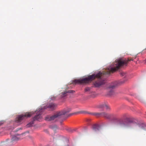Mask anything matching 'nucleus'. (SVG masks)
Instances as JSON below:
<instances>
[{"instance_id": "nucleus-1", "label": "nucleus", "mask_w": 146, "mask_h": 146, "mask_svg": "<svg viewBox=\"0 0 146 146\" xmlns=\"http://www.w3.org/2000/svg\"><path fill=\"white\" fill-rule=\"evenodd\" d=\"M133 61L132 58H129L127 59L123 60H117L114 62L111 66L107 68L105 71L102 72H99L96 74H93L90 75L86 78H80L75 80L73 82L76 84H87L91 82L96 78H98V80L94 83V86L96 87H99L105 83L104 80L102 78L106 74H109L111 73H113L118 70L121 66L126 64L128 62Z\"/></svg>"}, {"instance_id": "nucleus-2", "label": "nucleus", "mask_w": 146, "mask_h": 146, "mask_svg": "<svg viewBox=\"0 0 146 146\" xmlns=\"http://www.w3.org/2000/svg\"><path fill=\"white\" fill-rule=\"evenodd\" d=\"M33 113L31 112L26 113L24 114L18 115L16 119L15 122L16 123H19L23 119L27 117H30Z\"/></svg>"}, {"instance_id": "nucleus-3", "label": "nucleus", "mask_w": 146, "mask_h": 146, "mask_svg": "<svg viewBox=\"0 0 146 146\" xmlns=\"http://www.w3.org/2000/svg\"><path fill=\"white\" fill-rule=\"evenodd\" d=\"M61 115H62V113L60 112L52 116H47L45 118V120L49 121L56 120L57 119L60 118Z\"/></svg>"}, {"instance_id": "nucleus-4", "label": "nucleus", "mask_w": 146, "mask_h": 146, "mask_svg": "<svg viewBox=\"0 0 146 146\" xmlns=\"http://www.w3.org/2000/svg\"><path fill=\"white\" fill-rule=\"evenodd\" d=\"M117 86V83L116 82H115L111 83L109 84L108 86V89L109 90L108 94L110 96H111L114 94L113 90H112L113 89Z\"/></svg>"}, {"instance_id": "nucleus-5", "label": "nucleus", "mask_w": 146, "mask_h": 146, "mask_svg": "<svg viewBox=\"0 0 146 146\" xmlns=\"http://www.w3.org/2000/svg\"><path fill=\"white\" fill-rule=\"evenodd\" d=\"M24 134V133H23L21 135L17 134L16 135H13L11 137V142L13 143L14 141L19 140L21 138V137L23 136V135Z\"/></svg>"}, {"instance_id": "nucleus-6", "label": "nucleus", "mask_w": 146, "mask_h": 146, "mask_svg": "<svg viewBox=\"0 0 146 146\" xmlns=\"http://www.w3.org/2000/svg\"><path fill=\"white\" fill-rule=\"evenodd\" d=\"M40 111H41V110H40L39 112L34 117L33 119V121H39L41 119L42 117L41 116V114L40 113Z\"/></svg>"}, {"instance_id": "nucleus-7", "label": "nucleus", "mask_w": 146, "mask_h": 146, "mask_svg": "<svg viewBox=\"0 0 146 146\" xmlns=\"http://www.w3.org/2000/svg\"><path fill=\"white\" fill-rule=\"evenodd\" d=\"M98 108H104L107 110L110 109L109 106L108 104H101L98 106Z\"/></svg>"}, {"instance_id": "nucleus-8", "label": "nucleus", "mask_w": 146, "mask_h": 146, "mask_svg": "<svg viewBox=\"0 0 146 146\" xmlns=\"http://www.w3.org/2000/svg\"><path fill=\"white\" fill-rule=\"evenodd\" d=\"M56 105L54 104L51 103L48 106H46L44 107V109H46L47 108H48L50 109L51 110H54L56 107Z\"/></svg>"}, {"instance_id": "nucleus-9", "label": "nucleus", "mask_w": 146, "mask_h": 146, "mask_svg": "<svg viewBox=\"0 0 146 146\" xmlns=\"http://www.w3.org/2000/svg\"><path fill=\"white\" fill-rule=\"evenodd\" d=\"M101 116H103L107 118H110L111 116L110 115L105 112L102 113Z\"/></svg>"}, {"instance_id": "nucleus-10", "label": "nucleus", "mask_w": 146, "mask_h": 146, "mask_svg": "<svg viewBox=\"0 0 146 146\" xmlns=\"http://www.w3.org/2000/svg\"><path fill=\"white\" fill-rule=\"evenodd\" d=\"M71 111V109L70 108H68L67 110H64L63 111L60 112L62 113V115L65 114Z\"/></svg>"}, {"instance_id": "nucleus-11", "label": "nucleus", "mask_w": 146, "mask_h": 146, "mask_svg": "<svg viewBox=\"0 0 146 146\" xmlns=\"http://www.w3.org/2000/svg\"><path fill=\"white\" fill-rule=\"evenodd\" d=\"M120 125L121 127H127L129 126V124H128L125 122H122V123H120Z\"/></svg>"}, {"instance_id": "nucleus-12", "label": "nucleus", "mask_w": 146, "mask_h": 146, "mask_svg": "<svg viewBox=\"0 0 146 146\" xmlns=\"http://www.w3.org/2000/svg\"><path fill=\"white\" fill-rule=\"evenodd\" d=\"M74 92V91L68 90V91H66L64 92H62V94L63 95H64L65 94H66L68 93H72Z\"/></svg>"}, {"instance_id": "nucleus-13", "label": "nucleus", "mask_w": 146, "mask_h": 146, "mask_svg": "<svg viewBox=\"0 0 146 146\" xmlns=\"http://www.w3.org/2000/svg\"><path fill=\"white\" fill-rule=\"evenodd\" d=\"M99 127L97 125H95L93 127V129L95 131L99 130Z\"/></svg>"}, {"instance_id": "nucleus-14", "label": "nucleus", "mask_w": 146, "mask_h": 146, "mask_svg": "<svg viewBox=\"0 0 146 146\" xmlns=\"http://www.w3.org/2000/svg\"><path fill=\"white\" fill-rule=\"evenodd\" d=\"M93 114L97 116H101L102 113H94Z\"/></svg>"}, {"instance_id": "nucleus-15", "label": "nucleus", "mask_w": 146, "mask_h": 146, "mask_svg": "<svg viewBox=\"0 0 146 146\" xmlns=\"http://www.w3.org/2000/svg\"><path fill=\"white\" fill-rule=\"evenodd\" d=\"M33 124V121L31 122L29 124H28L27 125V127H29L30 126H31Z\"/></svg>"}, {"instance_id": "nucleus-16", "label": "nucleus", "mask_w": 146, "mask_h": 146, "mask_svg": "<svg viewBox=\"0 0 146 146\" xmlns=\"http://www.w3.org/2000/svg\"><path fill=\"white\" fill-rule=\"evenodd\" d=\"M90 88L89 87H87L86 88L85 90L86 92L90 90Z\"/></svg>"}, {"instance_id": "nucleus-17", "label": "nucleus", "mask_w": 146, "mask_h": 146, "mask_svg": "<svg viewBox=\"0 0 146 146\" xmlns=\"http://www.w3.org/2000/svg\"><path fill=\"white\" fill-rule=\"evenodd\" d=\"M21 129V128H19L16 131H17L18 130L20 129Z\"/></svg>"}, {"instance_id": "nucleus-18", "label": "nucleus", "mask_w": 146, "mask_h": 146, "mask_svg": "<svg viewBox=\"0 0 146 146\" xmlns=\"http://www.w3.org/2000/svg\"><path fill=\"white\" fill-rule=\"evenodd\" d=\"M145 61H146V60H145Z\"/></svg>"}]
</instances>
